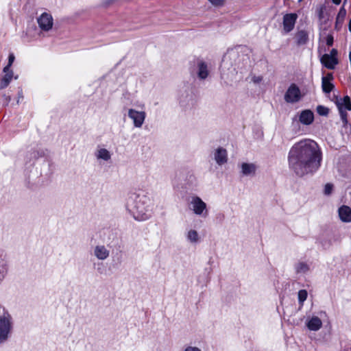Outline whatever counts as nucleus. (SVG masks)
Instances as JSON below:
<instances>
[{
    "instance_id": "nucleus-1",
    "label": "nucleus",
    "mask_w": 351,
    "mask_h": 351,
    "mask_svg": "<svg viewBox=\"0 0 351 351\" xmlns=\"http://www.w3.org/2000/svg\"><path fill=\"white\" fill-rule=\"evenodd\" d=\"M322 153L318 144L313 140L304 139L295 143L289 150V167L298 176L317 171L321 165Z\"/></svg>"
},
{
    "instance_id": "nucleus-2",
    "label": "nucleus",
    "mask_w": 351,
    "mask_h": 351,
    "mask_svg": "<svg viewBox=\"0 0 351 351\" xmlns=\"http://www.w3.org/2000/svg\"><path fill=\"white\" fill-rule=\"evenodd\" d=\"M151 199L143 192H133L128 194L125 207L127 210L137 221L149 219Z\"/></svg>"
},
{
    "instance_id": "nucleus-3",
    "label": "nucleus",
    "mask_w": 351,
    "mask_h": 351,
    "mask_svg": "<svg viewBox=\"0 0 351 351\" xmlns=\"http://www.w3.org/2000/svg\"><path fill=\"white\" fill-rule=\"evenodd\" d=\"M239 52L234 49L228 50L223 56L220 66L221 76L222 78L228 77L230 75H234L237 73V67L230 64V60H235L236 59H239Z\"/></svg>"
},
{
    "instance_id": "nucleus-4",
    "label": "nucleus",
    "mask_w": 351,
    "mask_h": 351,
    "mask_svg": "<svg viewBox=\"0 0 351 351\" xmlns=\"http://www.w3.org/2000/svg\"><path fill=\"white\" fill-rule=\"evenodd\" d=\"M13 329L12 317L10 313L0 318V344L5 343L11 337Z\"/></svg>"
},
{
    "instance_id": "nucleus-5",
    "label": "nucleus",
    "mask_w": 351,
    "mask_h": 351,
    "mask_svg": "<svg viewBox=\"0 0 351 351\" xmlns=\"http://www.w3.org/2000/svg\"><path fill=\"white\" fill-rule=\"evenodd\" d=\"M189 206L196 215L206 217L208 214L206 204L198 196L191 197Z\"/></svg>"
},
{
    "instance_id": "nucleus-6",
    "label": "nucleus",
    "mask_w": 351,
    "mask_h": 351,
    "mask_svg": "<svg viewBox=\"0 0 351 351\" xmlns=\"http://www.w3.org/2000/svg\"><path fill=\"white\" fill-rule=\"evenodd\" d=\"M301 99V92L295 84H291L285 94V100L287 103H296Z\"/></svg>"
},
{
    "instance_id": "nucleus-7",
    "label": "nucleus",
    "mask_w": 351,
    "mask_h": 351,
    "mask_svg": "<svg viewBox=\"0 0 351 351\" xmlns=\"http://www.w3.org/2000/svg\"><path fill=\"white\" fill-rule=\"evenodd\" d=\"M128 117L133 121L135 128H141L145 117L146 113L144 111H138L134 109H129Z\"/></svg>"
},
{
    "instance_id": "nucleus-8",
    "label": "nucleus",
    "mask_w": 351,
    "mask_h": 351,
    "mask_svg": "<svg viewBox=\"0 0 351 351\" xmlns=\"http://www.w3.org/2000/svg\"><path fill=\"white\" fill-rule=\"evenodd\" d=\"M39 27L43 31H49L53 26V18L51 14L44 12L37 19Z\"/></svg>"
},
{
    "instance_id": "nucleus-9",
    "label": "nucleus",
    "mask_w": 351,
    "mask_h": 351,
    "mask_svg": "<svg viewBox=\"0 0 351 351\" xmlns=\"http://www.w3.org/2000/svg\"><path fill=\"white\" fill-rule=\"evenodd\" d=\"M296 14H287L283 17V29L286 33L290 32L295 26L297 19Z\"/></svg>"
},
{
    "instance_id": "nucleus-10",
    "label": "nucleus",
    "mask_w": 351,
    "mask_h": 351,
    "mask_svg": "<svg viewBox=\"0 0 351 351\" xmlns=\"http://www.w3.org/2000/svg\"><path fill=\"white\" fill-rule=\"evenodd\" d=\"M197 75L199 80H206L209 75L208 64L202 60L197 61Z\"/></svg>"
},
{
    "instance_id": "nucleus-11",
    "label": "nucleus",
    "mask_w": 351,
    "mask_h": 351,
    "mask_svg": "<svg viewBox=\"0 0 351 351\" xmlns=\"http://www.w3.org/2000/svg\"><path fill=\"white\" fill-rule=\"evenodd\" d=\"M93 255L99 261H105L110 256V250L104 245H97L93 248Z\"/></svg>"
},
{
    "instance_id": "nucleus-12",
    "label": "nucleus",
    "mask_w": 351,
    "mask_h": 351,
    "mask_svg": "<svg viewBox=\"0 0 351 351\" xmlns=\"http://www.w3.org/2000/svg\"><path fill=\"white\" fill-rule=\"evenodd\" d=\"M214 159L217 164L222 165L228 161V153L226 149L219 147L214 152Z\"/></svg>"
},
{
    "instance_id": "nucleus-13",
    "label": "nucleus",
    "mask_w": 351,
    "mask_h": 351,
    "mask_svg": "<svg viewBox=\"0 0 351 351\" xmlns=\"http://www.w3.org/2000/svg\"><path fill=\"white\" fill-rule=\"evenodd\" d=\"M320 62L328 69H334L339 62L337 57H332L328 53H325L321 57Z\"/></svg>"
},
{
    "instance_id": "nucleus-14",
    "label": "nucleus",
    "mask_w": 351,
    "mask_h": 351,
    "mask_svg": "<svg viewBox=\"0 0 351 351\" xmlns=\"http://www.w3.org/2000/svg\"><path fill=\"white\" fill-rule=\"evenodd\" d=\"M241 173L244 176H254L257 170V166L254 163L243 162L241 165Z\"/></svg>"
},
{
    "instance_id": "nucleus-15",
    "label": "nucleus",
    "mask_w": 351,
    "mask_h": 351,
    "mask_svg": "<svg viewBox=\"0 0 351 351\" xmlns=\"http://www.w3.org/2000/svg\"><path fill=\"white\" fill-rule=\"evenodd\" d=\"M314 120L313 112L310 110H302L299 117V121L303 125H308L313 123Z\"/></svg>"
},
{
    "instance_id": "nucleus-16",
    "label": "nucleus",
    "mask_w": 351,
    "mask_h": 351,
    "mask_svg": "<svg viewBox=\"0 0 351 351\" xmlns=\"http://www.w3.org/2000/svg\"><path fill=\"white\" fill-rule=\"evenodd\" d=\"M338 214L340 219L343 222H351V208L348 206H341L338 209Z\"/></svg>"
},
{
    "instance_id": "nucleus-17",
    "label": "nucleus",
    "mask_w": 351,
    "mask_h": 351,
    "mask_svg": "<svg viewBox=\"0 0 351 351\" xmlns=\"http://www.w3.org/2000/svg\"><path fill=\"white\" fill-rule=\"evenodd\" d=\"M333 78L332 73H328L326 76L322 77V88L325 93H330L334 88V85L330 82Z\"/></svg>"
},
{
    "instance_id": "nucleus-18",
    "label": "nucleus",
    "mask_w": 351,
    "mask_h": 351,
    "mask_svg": "<svg viewBox=\"0 0 351 351\" xmlns=\"http://www.w3.org/2000/svg\"><path fill=\"white\" fill-rule=\"evenodd\" d=\"M306 326L310 330L317 331L322 328V322L318 317L313 316L306 322Z\"/></svg>"
},
{
    "instance_id": "nucleus-19",
    "label": "nucleus",
    "mask_w": 351,
    "mask_h": 351,
    "mask_svg": "<svg viewBox=\"0 0 351 351\" xmlns=\"http://www.w3.org/2000/svg\"><path fill=\"white\" fill-rule=\"evenodd\" d=\"M45 154V152L42 149H31L27 154V161L29 162L34 161L39 158L43 157Z\"/></svg>"
},
{
    "instance_id": "nucleus-20",
    "label": "nucleus",
    "mask_w": 351,
    "mask_h": 351,
    "mask_svg": "<svg viewBox=\"0 0 351 351\" xmlns=\"http://www.w3.org/2000/svg\"><path fill=\"white\" fill-rule=\"evenodd\" d=\"M9 266L8 261L5 258V256H0V284L3 282L4 278H5L8 271Z\"/></svg>"
},
{
    "instance_id": "nucleus-21",
    "label": "nucleus",
    "mask_w": 351,
    "mask_h": 351,
    "mask_svg": "<svg viewBox=\"0 0 351 351\" xmlns=\"http://www.w3.org/2000/svg\"><path fill=\"white\" fill-rule=\"evenodd\" d=\"M295 40L298 45H303L308 40V33L305 30H300L295 34Z\"/></svg>"
},
{
    "instance_id": "nucleus-22",
    "label": "nucleus",
    "mask_w": 351,
    "mask_h": 351,
    "mask_svg": "<svg viewBox=\"0 0 351 351\" xmlns=\"http://www.w3.org/2000/svg\"><path fill=\"white\" fill-rule=\"evenodd\" d=\"M95 155L97 160L108 161L111 158V154L108 149L105 148H101L97 149Z\"/></svg>"
},
{
    "instance_id": "nucleus-23",
    "label": "nucleus",
    "mask_w": 351,
    "mask_h": 351,
    "mask_svg": "<svg viewBox=\"0 0 351 351\" xmlns=\"http://www.w3.org/2000/svg\"><path fill=\"white\" fill-rule=\"evenodd\" d=\"M346 16V10L344 7H341L338 12V14L336 18L335 22V29L337 30H339L341 27V25L343 23L344 19Z\"/></svg>"
},
{
    "instance_id": "nucleus-24",
    "label": "nucleus",
    "mask_w": 351,
    "mask_h": 351,
    "mask_svg": "<svg viewBox=\"0 0 351 351\" xmlns=\"http://www.w3.org/2000/svg\"><path fill=\"white\" fill-rule=\"evenodd\" d=\"M325 10L326 7L324 5H319L316 8V14L321 24L325 23L328 20Z\"/></svg>"
},
{
    "instance_id": "nucleus-25",
    "label": "nucleus",
    "mask_w": 351,
    "mask_h": 351,
    "mask_svg": "<svg viewBox=\"0 0 351 351\" xmlns=\"http://www.w3.org/2000/svg\"><path fill=\"white\" fill-rule=\"evenodd\" d=\"M338 110L339 107L344 109V110H351V101L350 98L348 96H345L343 99L337 102Z\"/></svg>"
},
{
    "instance_id": "nucleus-26",
    "label": "nucleus",
    "mask_w": 351,
    "mask_h": 351,
    "mask_svg": "<svg viewBox=\"0 0 351 351\" xmlns=\"http://www.w3.org/2000/svg\"><path fill=\"white\" fill-rule=\"evenodd\" d=\"M295 272L298 274H304L309 270V266L304 262L297 263L294 266Z\"/></svg>"
},
{
    "instance_id": "nucleus-27",
    "label": "nucleus",
    "mask_w": 351,
    "mask_h": 351,
    "mask_svg": "<svg viewBox=\"0 0 351 351\" xmlns=\"http://www.w3.org/2000/svg\"><path fill=\"white\" fill-rule=\"evenodd\" d=\"M12 77H13V71H10L9 73H7V74H5V75L1 79V81L0 83V88L1 89L5 88L9 85Z\"/></svg>"
},
{
    "instance_id": "nucleus-28",
    "label": "nucleus",
    "mask_w": 351,
    "mask_h": 351,
    "mask_svg": "<svg viewBox=\"0 0 351 351\" xmlns=\"http://www.w3.org/2000/svg\"><path fill=\"white\" fill-rule=\"evenodd\" d=\"M186 239L191 243H197L199 241V234L195 230H190L186 233Z\"/></svg>"
},
{
    "instance_id": "nucleus-29",
    "label": "nucleus",
    "mask_w": 351,
    "mask_h": 351,
    "mask_svg": "<svg viewBox=\"0 0 351 351\" xmlns=\"http://www.w3.org/2000/svg\"><path fill=\"white\" fill-rule=\"evenodd\" d=\"M307 291L305 289H301L298 291V302L300 305H303L304 302L307 298Z\"/></svg>"
},
{
    "instance_id": "nucleus-30",
    "label": "nucleus",
    "mask_w": 351,
    "mask_h": 351,
    "mask_svg": "<svg viewBox=\"0 0 351 351\" xmlns=\"http://www.w3.org/2000/svg\"><path fill=\"white\" fill-rule=\"evenodd\" d=\"M317 112L321 116H327L329 112V109L324 106H318L317 107Z\"/></svg>"
},
{
    "instance_id": "nucleus-31",
    "label": "nucleus",
    "mask_w": 351,
    "mask_h": 351,
    "mask_svg": "<svg viewBox=\"0 0 351 351\" xmlns=\"http://www.w3.org/2000/svg\"><path fill=\"white\" fill-rule=\"evenodd\" d=\"M339 114L341 117V119L343 123V125L345 126L348 123V119H347L348 114H347L346 111H345L344 109H343L341 107H339Z\"/></svg>"
},
{
    "instance_id": "nucleus-32",
    "label": "nucleus",
    "mask_w": 351,
    "mask_h": 351,
    "mask_svg": "<svg viewBox=\"0 0 351 351\" xmlns=\"http://www.w3.org/2000/svg\"><path fill=\"white\" fill-rule=\"evenodd\" d=\"M333 190V185L330 183H327L324 186V193L326 195H330Z\"/></svg>"
},
{
    "instance_id": "nucleus-33",
    "label": "nucleus",
    "mask_w": 351,
    "mask_h": 351,
    "mask_svg": "<svg viewBox=\"0 0 351 351\" xmlns=\"http://www.w3.org/2000/svg\"><path fill=\"white\" fill-rule=\"evenodd\" d=\"M213 5L220 7L224 5L225 0H208Z\"/></svg>"
},
{
    "instance_id": "nucleus-34",
    "label": "nucleus",
    "mask_w": 351,
    "mask_h": 351,
    "mask_svg": "<svg viewBox=\"0 0 351 351\" xmlns=\"http://www.w3.org/2000/svg\"><path fill=\"white\" fill-rule=\"evenodd\" d=\"M333 41H334L333 36L332 34H328L326 36V45L328 46H332L333 45Z\"/></svg>"
},
{
    "instance_id": "nucleus-35",
    "label": "nucleus",
    "mask_w": 351,
    "mask_h": 351,
    "mask_svg": "<svg viewBox=\"0 0 351 351\" xmlns=\"http://www.w3.org/2000/svg\"><path fill=\"white\" fill-rule=\"evenodd\" d=\"M184 351H202V350L196 346H188L184 348Z\"/></svg>"
},
{
    "instance_id": "nucleus-36",
    "label": "nucleus",
    "mask_w": 351,
    "mask_h": 351,
    "mask_svg": "<svg viewBox=\"0 0 351 351\" xmlns=\"http://www.w3.org/2000/svg\"><path fill=\"white\" fill-rule=\"evenodd\" d=\"M15 60V56L13 53H10L8 56V66H11Z\"/></svg>"
},
{
    "instance_id": "nucleus-37",
    "label": "nucleus",
    "mask_w": 351,
    "mask_h": 351,
    "mask_svg": "<svg viewBox=\"0 0 351 351\" xmlns=\"http://www.w3.org/2000/svg\"><path fill=\"white\" fill-rule=\"evenodd\" d=\"M9 312L1 305H0V318L3 317V315L8 314Z\"/></svg>"
},
{
    "instance_id": "nucleus-38",
    "label": "nucleus",
    "mask_w": 351,
    "mask_h": 351,
    "mask_svg": "<svg viewBox=\"0 0 351 351\" xmlns=\"http://www.w3.org/2000/svg\"><path fill=\"white\" fill-rule=\"evenodd\" d=\"M252 81H253V82H254L256 84L260 83L262 81V77L260 76H258V77L254 76L252 78Z\"/></svg>"
},
{
    "instance_id": "nucleus-39",
    "label": "nucleus",
    "mask_w": 351,
    "mask_h": 351,
    "mask_svg": "<svg viewBox=\"0 0 351 351\" xmlns=\"http://www.w3.org/2000/svg\"><path fill=\"white\" fill-rule=\"evenodd\" d=\"M337 50L336 49H332L331 51H330V53L329 54V56H331L332 57H337Z\"/></svg>"
},
{
    "instance_id": "nucleus-40",
    "label": "nucleus",
    "mask_w": 351,
    "mask_h": 351,
    "mask_svg": "<svg viewBox=\"0 0 351 351\" xmlns=\"http://www.w3.org/2000/svg\"><path fill=\"white\" fill-rule=\"evenodd\" d=\"M10 66H8V64H7L4 68H3V72L5 73V74H7V73H9L10 70Z\"/></svg>"
},
{
    "instance_id": "nucleus-41",
    "label": "nucleus",
    "mask_w": 351,
    "mask_h": 351,
    "mask_svg": "<svg viewBox=\"0 0 351 351\" xmlns=\"http://www.w3.org/2000/svg\"><path fill=\"white\" fill-rule=\"evenodd\" d=\"M238 60L239 59H236L235 60H230V63L233 64L234 66L237 67V63H238Z\"/></svg>"
},
{
    "instance_id": "nucleus-42",
    "label": "nucleus",
    "mask_w": 351,
    "mask_h": 351,
    "mask_svg": "<svg viewBox=\"0 0 351 351\" xmlns=\"http://www.w3.org/2000/svg\"><path fill=\"white\" fill-rule=\"evenodd\" d=\"M332 1L333 2V3L339 5L341 3V0H332Z\"/></svg>"
},
{
    "instance_id": "nucleus-43",
    "label": "nucleus",
    "mask_w": 351,
    "mask_h": 351,
    "mask_svg": "<svg viewBox=\"0 0 351 351\" xmlns=\"http://www.w3.org/2000/svg\"><path fill=\"white\" fill-rule=\"evenodd\" d=\"M343 351H351V345L345 348Z\"/></svg>"
},
{
    "instance_id": "nucleus-44",
    "label": "nucleus",
    "mask_w": 351,
    "mask_h": 351,
    "mask_svg": "<svg viewBox=\"0 0 351 351\" xmlns=\"http://www.w3.org/2000/svg\"><path fill=\"white\" fill-rule=\"evenodd\" d=\"M348 29H349V31L351 32V19H350V21L348 23Z\"/></svg>"
}]
</instances>
